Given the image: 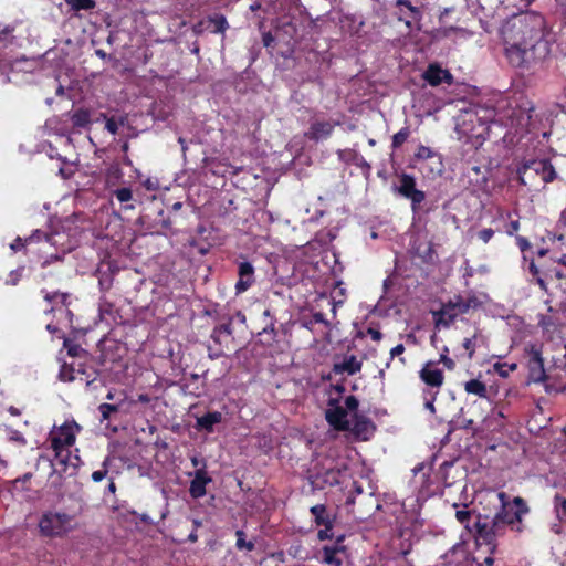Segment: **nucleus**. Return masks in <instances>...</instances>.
Listing matches in <instances>:
<instances>
[{
    "mask_svg": "<svg viewBox=\"0 0 566 566\" xmlns=\"http://www.w3.org/2000/svg\"><path fill=\"white\" fill-rule=\"evenodd\" d=\"M547 32L544 15L535 11L514 13L504 20L499 33L509 63L514 67H524L538 57L537 51L546 55Z\"/></svg>",
    "mask_w": 566,
    "mask_h": 566,
    "instance_id": "nucleus-1",
    "label": "nucleus"
},
{
    "mask_svg": "<svg viewBox=\"0 0 566 566\" xmlns=\"http://www.w3.org/2000/svg\"><path fill=\"white\" fill-rule=\"evenodd\" d=\"M76 527V514L61 510H44L38 518L39 534L45 538H64Z\"/></svg>",
    "mask_w": 566,
    "mask_h": 566,
    "instance_id": "nucleus-2",
    "label": "nucleus"
},
{
    "mask_svg": "<svg viewBox=\"0 0 566 566\" xmlns=\"http://www.w3.org/2000/svg\"><path fill=\"white\" fill-rule=\"evenodd\" d=\"M501 507L497 511V536L501 533V524L510 526L516 533L523 532V516L530 512L525 500L521 496L511 499L505 492L497 493Z\"/></svg>",
    "mask_w": 566,
    "mask_h": 566,
    "instance_id": "nucleus-3",
    "label": "nucleus"
},
{
    "mask_svg": "<svg viewBox=\"0 0 566 566\" xmlns=\"http://www.w3.org/2000/svg\"><path fill=\"white\" fill-rule=\"evenodd\" d=\"M81 427L75 421H66L59 428H54L50 433L51 447L55 452V459L52 463L53 467L57 464L66 467L70 462V453L67 448L73 446L76 440V434L80 432Z\"/></svg>",
    "mask_w": 566,
    "mask_h": 566,
    "instance_id": "nucleus-4",
    "label": "nucleus"
},
{
    "mask_svg": "<svg viewBox=\"0 0 566 566\" xmlns=\"http://www.w3.org/2000/svg\"><path fill=\"white\" fill-rule=\"evenodd\" d=\"M475 543L478 546L475 560H482V564L492 566L494 563L493 553L495 552V517L492 520L478 518L475 523Z\"/></svg>",
    "mask_w": 566,
    "mask_h": 566,
    "instance_id": "nucleus-5",
    "label": "nucleus"
},
{
    "mask_svg": "<svg viewBox=\"0 0 566 566\" xmlns=\"http://www.w3.org/2000/svg\"><path fill=\"white\" fill-rule=\"evenodd\" d=\"M517 177L521 185H531L535 177H539L544 184L553 182L557 172L547 158L526 160L517 168Z\"/></svg>",
    "mask_w": 566,
    "mask_h": 566,
    "instance_id": "nucleus-6",
    "label": "nucleus"
},
{
    "mask_svg": "<svg viewBox=\"0 0 566 566\" xmlns=\"http://www.w3.org/2000/svg\"><path fill=\"white\" fill-rule=\"evenodd\" d=\"M358 405L355 396L346 397L345 407L340 406L336 399H331L325 411L327 422L337 430H349L348 411H356Z\"/></svg>",
    "mask_w": 566,
    "mask_h": 566,
    "instance_id": "nucleus-7",
    "label": "nucleus"
},
{
    "mask_svg": "<svg viewBox=\"0 0 566 566\" xmlns=\"http://www.w3.org/2000/svg\"><path fill=\"white\" fill-rule=\"evenodd\" d=\"M335 125L331 120L313 119L304 135L310 140H323L332 135Z\"/></svg>",
    "mask_w": 566,
    "mask_h": 566,
    "instance_id": "nucleus-8",
    "label": "nucleus"
},
{
    "mask_svg": "<svg viewBox=\"0 0 566 566\" xmlns=\"http://www.w3.org/2000/svg\"><path fill=\"white\" fill-rule=\"evenodd\" d=\"M528 381L530 382H544L547 379V375L544 368V360L538 350H533L528 363Z\"/></svg>",
    "mask_w": 566,
    "mask_h": 566,
    "instance_id": "nucleus-9",
    "label": "nucleus"
},
{
    "mask_svg": "<svg viewBox=\"0 0 566 566\" xmlns=\"http://www.w3.org/2000/svg\"><path fill=\"white\" fill-rule=\"evenodd\" d=\"M423 78L432 86H438L441 83L451 84L453 81L451 73L437 64H430L428 66L423 73Z\"/></svg>",
    "mask_w": 566,
    "mask_h": 566,
    "instance_id": "nucleus-10",
    "label": "nucleus"
},
{
    "mask_svg": "<svg viewBox=\"0 0 566 566\" xmlns=\"http://www.w3.org/2000/svg\"><path fill=\"white\" fill-rule=\"evenodd\" d=\"M420 378L426 385L434 388L441 387L444 379L442 370L432 361L427 363L420 370Z\"/></svg>",
    "mask_w": 566,
    "mask_h": 566,
    "instance_id": "nucleus-11",
    "label": "nucleus"
},
{
    "mask_svg": "<svg viewBox=\"0 0 566 566\" xmlns=\"http://www.w3.org/2000/svg\"><path fill=\"white\" fill-rule=\"evenodd\" d=\"M239 280L235 284L237 293L245 292L254 283V268L249 262H241L238 269Z\"/></svg>",
    "mask_w": 566,
    "mask_h": 566,
    "instance_id": "nucleus-12",
    "label": "nucleus"
},
{
    "mask_svg": "<svg viewBox=\"0 0 566 566\" xmlns=\"http://www.w3.org/2000/svg\"><path fill=\"white\" fill-rule=\"evenodd\" d=\"M211 482V478L208 476L203 469H199L195 472L193 479L190 482L189 493L193 499H200L206 495V485Z\"/></svg>",
    "mask_w": 566,
    "mask_h": 566,
    "instance_id": "nucleus-13",
    "label": "nucleus"
},
{
    "mask_svg": "<svg viewBox=\"0 0 566 566\" xmlns=\"http://www.w3.org/2000/svg\"><path fill=\"white\" fill-rule=\"evenodd\" d=\"M350 431L360 440H368L375 432V426L366 417L355 415V421Z\"/></svg>",
    "mask_w": 566,
    "mask_h": 566,
    "instance_id": "nucleus-14",
    "label": "nucleus"
},
{
    "mask_svg": "<svg viewBox=\"0 0 566 566\" xmlns=\"http://www.w3.org/2000/svg\"><path fill=\"white\" fill-rule=\"evenodd\" d=\"M361 368V363L355 356L346 357L342 363L334 365L335 374L354 375Z\"/></svg>",
    "mask_w": 566,
    "mask_h": 566,
    "instance_id": "nucleus-15",
    "label": "nucleus"
},
{
    "mask_svg": "<svg viewBox=\"0 0 566 566\" xmlns=\"http://www.w3.org/2000/svg\"><path fill=\"white\" fill-rule=\"evenodd\" d=\"M436 316V326H443L448 327L454 318L458 316L454 312L453 307L448 302L447 304H443L441 310L434 314Z\"/></svg>",
    "mask_w": 566,
    "mask_h": 566,
    "instance_id": "nucleus-16",
    "label": "nucleus"
},
{
    "mask_svg": "<svg viewBox=\"0 0 566 566\" xmlns=\"http://www.w3.org/2000/svg\"><path fill=\"white\" fill-rule=\"evenodd\" d=\"M222 415L219 411L214 412H208L199 418H197V424L196 427L198 429H203L208 432H211L213 430V427L221 422Z\"/></svg>",
    "mask_w": 566,
    "mask_h": 566,
    "instance_id": "nucleus-17",
    "label": "nucleus"
},
{
    "mask_svg": "<svg viewBox=\"0 0 566 566\" xmlns=\"http://www.w3.org/2000/svg\"><path fill=\"white\" fill-rule=\"evenodd\" d=\"M457 315L468 312L470 308H474L479 305L476 298H463L462 296H455L449 301Z\"/></svg>",
    "mask_w": 566,
    "mask_h": 566,
    "instance_id": "nucleus-18",
    "label": "nucleus"
},
{
    "mask_svg": "<svg viewBox=\"0 0 566 566\" xmlns=\"http://www.w3.org/2000/svg\"><path fill=\"white\" fill-rule=\"evenodd\" d=\"M41 239L50 240V238L41 232L40 230L34 231L30 237L22 239L18 237L11 244L10 248L12 251L17 252L22 250L27 244L32 243L34 241H40Z\"/></svg>",
    "mask_w": 566,
    "mask_h": 566,
    "instance_id": "nucleus-19",
    "label": "nucleus"
},
{
    "mask_svg": "<svg viewBox=\"0 0 566 566\" xmlns=\"http://www.w3.org/2000/svg\"><path fill=\"white\" fill-rule=\"evenodd\" d=\"M464 390L468 394L475 395L480 398H486L488 397V388L485 384L480 381L479 379H471L464 384Z\"/></svg>",
    "mask_w": 566,
    "mask_h": 566,
    "instance_id": "nucleus-20",
    "label": "nucleus"
},
{
    "mask_svg": "<svg viewBox=\"0 0 566 566\" xmlns=\"http://www.w3.org/2000/svg\"><path fill=\"white\" fill-rule=\"evenodd\" d=\"M340 548L337 545L333 547L325 546L323 548V562L331 566H340L342 559L337 557Z\"/></svg>",
    "mask_w": 566,
    "mask_h": 566,
    "instance_id": "nucleus-21",
    "label": "nucleus"
},
{
    "mask_svg": "<svg viewBox=\"0 0 566 566\" xmlns=\"http://www.w3.org/2000/svg\"><path fill=\"white\" fill-rule=\"evenodd\" d=\"M416 181L415 178L410 175L403 174L400 178V186L398 188L399 193L406 198H409L410 195L416 190Z\"/></svg>",
    "mask_w": 566,
    "mask_h": 566,
    "instance_id": "nucleus-22",
    "label": "nucleus"
},
{
    "mask_svg": "<svg viewBox=\"0 0 566 566\" xmlns=\"http://www.w3.org/2000/svg\"><path fill=\"white\" fill-rule=\"evenodd\" d=\"M71 120L75 127H86L91 123V113L88 109L78 108L72 114Z\"/></svg>",
    "mask_w": 566,
    "mask_h": 566,
    "instance_id": "nucleus-23",
    "label": "nucleus"
},
{
    "mask_svg": "<svg viewBox=\"0 0 566 566\" xmlns=\"http://www.w3.org/2000/svg\"><path fill=\"white\" fill-rule=\"evenodd\" d=\"M311 513L315 517V522L317 525L327 526L332 523L329 515L326 513V507L322 504L312 506Z\"/></svg>",
    "mask_w": 566,
    "mask_h": 566,
    "instance_id": "nucleus-24",
    "label": "nucleus"
},
{
    "mask_svg": "<svg viewBox=\"0 0 566 566\" xmlns=\"http://www.w3.org/2000/svg\"><path fill=\"white\" fill-rule=\"evenodd\" d=\"M209 27L213 33H223L228 29L227 19L223 15H216L209 19Z\"/></svg>",
    "mask_w": 566,
    "mask_h": 566,
    "instance_id": "nucleus-25",
    "label": "nucleus"
},
{
    "mask_svg": "<svg viewBox=\"0 0 566 566\" xmlns=\"http://www.w3.org/2000/svg\"><path fill=\"white\" fill-rule=\"evenodd\" d=\"M473 424L474 421L470 420L469 426L472 427L475 433H479L481 437L488 436L489 432L493 431L491 428L493 426V418L491 417H485L479 427H473Z\"/></svg>",
    "mask_w": 566,
    "mask_h": 566,
    "instance_id": "nucleus-26",
    "label": "nucleus"
},
{
    "mask_svg": "<svg viewBox=\"0 0 566 566\" xmlns=\"http://www.w3.org/2000/svg\"><path fill=\"white\" fill-rule=\"evenodd\" d=\"M453 467H454V462L446 461L439 468V474L446 485H452L454 482V476H452V479H450V473H451V470L453 469Z\"/></svg>",
    "mask_w": 566,
    "mask_h": 566,
    "instance_id": "nucleus-27",
    "label": "nucleus"
},
{
    "mask_svg": "<svg viewBox=\"0 0 566 566\" xmlns=\"http://www.w3.org/2000/svg\"><path fill=\"white\" fill-rule=\"evenodd\" d=\"M65 3L73 10H90L95 7V0H64Z\"/></svg>",
    "mask_w": 566,
    "mask_h": 566,
    "instance_id": "nucleus-28",
    "label": "nucleus"
},
{
    "mask_svg": "<svg viewBox=\"0 0 566 566\" xmlns=\"http://www.w3.org/2000/svg\"><path fill=\"white\" fill-rule=\"evenodd\" d=\"M554 509L559 521L566 518V497L560 494L554 496Z\"/></svg>",
    "mask_w": 566,
    "mask_h": 566,
    "instance_id": "nucleus-29",
    "label": "nucleus"
},
{
    "mask_svg": "<svg viewBox=\"0 0 566 566\" xmlns=\"http://www.w3.org/2000/svg\"><path fill=\"white\" fill-rule=\"evenodd\" d=\"M237 543L235 546L238 549H247L249 552L254 549V543L252 541H245V533L241 530L235 532Z\"/></svg>",
    "mask_w": 566,
    "mask_h": 566,
    "instance_id": "nucleus-30",
    "label": "nucleus"
},
{
    "mask_svg": "<svg viewBox=\"0 0 566 566\" xmlns=\"http://www.w3.org/2000/svg\"><path fill=\"white\" fill-rule=\"evenodd\" d=\"M119 409L118 403H102L98 407V410L102 415V420H107L112 417L113 413H116Z\"/></svg>",
    "mask_w": 566,
    "mask_h": 566,
    "instance_id": "nucleus-31",
    "label": "nucleus"
},
{
    "mask_svg": "<svg viewBox=\"0 0 566 566\" xmlns=\"http://www.w3.org/2000/svg\"><path fill=\"white\" fill-rule=\"evenodd\" d=\"M12 32L13 29L9 25H6L3 28L0 27V49L6 48L9 43L12 42Z\"/></svg>",
    "mask_w": 566,
    "mask_h": 566,
    "instance_id": "nucleus-32",
    "label": "nucleus"
},
{
    "mask_svg": "<svg viewBox=\"0 0 566 566\" xmlns=\"http://www.w3.org/2000/svg\"><path fill=\"white\" fill-rule=\"evenodd\" d=\"M409 137V129L402 128L398 133H396L392 137V147L398 148L400 147Z\"/></svg>",
    "mask_w": 566,
    "mask_h": 566,
    "instance_id": "nucleus-33",
    "label": "nucleus"
},
{
    "mask_svg": "<svg viewBox=\"0 0 566 566\" xmlns=\"http://www.w3.org/2000/svg\"><path fill=\"white\" fill-rule=\"evenodd\" d=\"M116 198L120 202H128L133 198V192L129 188H119L114 191Z\"/></svg>",
    "mask_w": 566,
    "mask_h": 566,
    "instance_id": "nucleus-34",
    "label": "nucleus"
},
{
    "mask_svg": "<svg viewBox=\"0 0 566 566\" xmlns=\"http://www.w3.org/2000/svg\"><path fill=\"white\" fill-rule=\"evenodd\" d=\"M434 156L436 154L432 151V149L426 146H420L416 153V157L419 159H429L433 158Z\"/></svg>",
    "mask_w": 566,
    "mask_h": 566,
    "instance_id": "nucleus-35",
    "label": "nucleus"
},
{
    "mask_svg": "<svg viewBox=\"0 0 566 566\" xmlns=\"http://www.w3.org/2000/svg\"><path fill=\"white\" fill-rule=\"evenodd\" d=\"M455 517L461 524L468 526V522L471 518V512L465 509L458 510L455 512Z\"/></svg>",
    "mask_w": 566,
    "mask_h": 566,
    "instance_id": "nucleus-36",
    "label": "nucleus"
},
{
    "mask_svg": "<svg viewBox=\"0 0 566 566\" xmlns=\"http://www.w3.org/2000/svg\"><path fill=\"white\" fill-rule=\"evenodd\" d=\"M476 339V336H473L472 338H465L463 340V347L468 352L469 358H471L474 353Z\"/></svg>",
    "mask_w": 566,
    "mask_h": 566,
    "instance_id": "nucleus-37",
    "label": "nucleus"
},
{
    "mask_svg": "<svg viewBox=\"0 0 566 566\" xmlns=\"http://www.w3.org/2000/svg\"><path fill=\"white\" fill-rule=\"evenodd\" d=\"M424 192L416 189L408 199L411 200L412 207L415 209L417 205L421 203L424 200Z\"/></svg>",
    "mask_w": 566,
    "mask_h": 566,
    "instance_id": "nucleus-38",
    "label": "nucleus"
},
{
    "mask_svg": "<svg viewBox=\"0 0 566 566\" xmlns=\"http://www.w3.org/2000/svg\"><path fill=\"white\" fill-rule=\"evenodd\" d=\"M101 117H102V118H104V119L106 120V124H105L106 129H107L112 135L117 134L118 125H117V123L114 120V118H107L105 114H101Z\"/></svg>",
    "mask_w": 566,
    "mask_h": 566,
    "instance_id": "nucleus-39",
    "label": "nucleus"
},
{
    "mask_svg": "<svg viewBox=\"0 0 566 566\" xmlns=\"http://www.w3.org/2000/svg\"><path fill=\"white\" fill-rule=\"evenodd\" d=\"M66 296H67L66 294H61V293H57V292L56 293H52V294L46 293L45 294V300L48 302H50V303L51 302H55V303L64 304V302L66 300Z\"/></svg>",
    "mask_w": 566,
    "mask_h": 566,
    "instance_id": "nucleus-40",
    "label": "nucleus"
},
{
    "mask_svg": "<svg viewBox=\"0 0 566 566\" xmlns=\"http://www.w3.org/2000/svg\"><path fill=\"white\" fill-rule=\"evenodd\" d=\"M515 368L516 364H512L511 366L507 367L506 364H501L500 361H497V376L507 377L509 370H514Z\"/></svg>",
    "mask_w": 566,
    "mask_h": 566,
    "instance_id": "nucleus-41",
    "label": "nucleus"
},
{
    "mask_svg": "<svg viewBox=\"0 0 566 566\" xmlns=\"http://www.w3.org/2000/svg\"><path fill=\"white\" fill-rule=\"evenodd\" d=\"M103 467H104V469L94 471L92 473L93 481L101 482L106 476V474H107L106 461L103 463Z\"/></svg>",
    "mask_w": 566,
    "mask_h": 566,
    "instance_id": "nucleus-42",
    "label": "nucleus"
},
{
    "mask_svg": "<svg viewBox=\"0 0 566 566\" xmlns=\"http://www.w3.org/2000/svg\"><path fill=\"white\" fill-rule=\"evenodd\" d=\"M516 244L518 245V248L522 252H525L526 250H528L531 248L530 241L526 238L521 237V235L516 237Z\"/></svg>",
    "mask_w": 566,
    "mask_h": 566,
    "instance_id": "nucleus-43",
    "label": "nucleus"
},
{
    "mask_svg": "<svg viewBox=\"0 0 566 566\" xmlns=\"http://www.w3.org/2000/svg\"><path fill=\"white\" fill-rule=\"evenodd\" d=\"M493 230L492 229H483L481 231H479L478 233V237L479 239H481L483 242H489L492 237H493Z\"/></svg>",
    "mask_w": 566,
    "mask_h": 566,
    "instance_id": "nucleus-44",
    "label": "nucleus"
},
{
    "mask_svg": "<svg viewBox=\"0 0 566 566\" xmlns=\"http://www.w3.org/2000/svg\"><path fill=\"white\" fill-rule=\"evenodd\" d=\"M64 346L67 348V353L71 356H78L80 352L83 350L78 345H72L67 340L64 342Z\"/></svg>",
    "mask_w": 566,
    "mask_h": 566,
    "instance_id": "nucleus-45",
    "label": "nucleus"
},
{
    "mask_svg": "<svg viewBox=\"0 0 566 566\" xmlns=\"http://www.w3.org/2000/svg\"><path fill=\"white\" fill-rule=\"evenodd\" d=\"M331 531H332V523L329 525L325 526V528L318 531V538L322 541L332 538Z\"/></svg>",
    "mask_w": 566,
    "mask_h": 566,
    "instance_id": "nucleus-46",
    "label": "nucleus"
},
{
    "mask_svg": "<svg viewBox=\"0 0 566 566\" xmlns=\"http://www.w3.org/2000/svg\"><path fill=\"white\" fill-rule=\"evenodd\" d=\"M520 228V223L517 220H513L511 221L506 228H505V232L510 235H513Z\"/></svg>",
    "mask_w": 566,
    "mask_h": 566,
    "instance_id": "nucleus-47",
    "label": "nucleus"
},
{
    "mask_svg": "<svg viewBox=\"0 0 566 566\" xmlns=\"http://www.w3.org/2000/svg\"><path fill=\"white\" fill-rule=\"evenodd\" d=\"M313 319L315 323L324 324L325 326L329 327V322L325 318V315L321 312H316L313 314Z\"/></svg>",
    "mask_w": 566,
    "mask_h": 566,
    "instance_id": "nucleus-48",
    "label": "nucleus"
},
{
    "mask_svg": "<svg viewBox=\"0 0 566 566\" xmlns=\"http://www.w3.org/2000/svg\"><path fill=\"white\" fill-rule=\"evenodd\" d=\"M398 4L406 7L413 14V17H416L419 13L418 9L411 6V3L406 0H398Z\"/></svg>",
    "mask_w": 566,
    "mask_h": 566,
    "instance_id": "nucleus-49",
    "label": "nucleus"
},
{
    "mask_svg": "<svg viewBox=\"0 0 566 566\" xmlns=\"http://www.w3.org/2000/svg\"><path fill=\"white\" fill-rule=\"evenodd\" d=\"M367 333L375 342H379L382 338V334L378 329L369 328Z\"/></svg>",
    "mask_w": 566,
    "mask_h": 566,
    "instance_id": "nucleus-50",
    "label": "nucleus"
},
{
    "mask_svg": "<svg viewBox=\"0 0 566 566\" xmlns=\"http://www.w3.org/2000/svg\"><path fill=\"white\" fill-rule=\"evenodd\" d=\"M405 352V346L402 344H398L390 350L391 357L400 356Z\"/></svg>",
    "mask_w": 566,
    "mask_h": 566,
    "instance_id": "nucleus-51",
    "label": "nucleus"
},
{
    "mask_svg": "<svg viewBox=\"0 0 566 566\" xmlns=\"http://www.w3.org/2000/svg\"><path fill=\"white\" fill-rule=\"evenodd\" d=\"M217 329L228 335L232 334L231 323L221 324Z\"/></svg>",
    "mask_w": 566,
    "mask_h": 566,
    "instance_id": "nucleus-52",
    "label": "nucleus"
},
{
    "mask_svg": "<svg viewBox=\"0 0 566 566\" xmlns=\"http://www.w3.org/2000/svg\"><path fill=\"white\" fill-rule=\"evenodd\" d=\"M440 360L449 368L452 369L454 366V363L452 359L447 357L444 354L441 355Z\"/></svg>",
    "mask_w": 566,
    "mask_h": 566,
    "instance_id": "nucleus-53",
    "label": "nucleus"
},
{
    "mask_svg": "<svg viewBox=\"0 0 566 566\" xmlns=\"http://www.w3.org/2000/svg\"><path fill=\"white\" fill-rule=\"evenodd\" d=\"M534 279H535L536 283L538 284V286L541 287V290L547 291V284H546L545 280L541 275H538V276H536Z\"/></svg>",
    "mask_w": 566,
    "mask_h": 566,
    "instance_id": "nucleus-54",
    "label": "nucleus"
},
{
    "mask_svg": "<svg viewBox=\"0 0 566 566\" xmlns=\"http://www.w3.org/2000/svg\"><path fill=\"white\" fill-rule=\"evenodd\" d=\"M530 272L532 273L533 277H536L539 275V270L538 268L536 266V264L534 263V261H532L530 263Z\"/></svg>",
    "mask_w": 566,
    "mask_h": 566,
    "instance_id": "nucleus-55",
    "label": "nucleus"
},
{
    "mask_svg": "<svg viewBox=\"0 0 566 566\" xmlns=\"http://www.w3.org/2000/svg\"><path fill=\"white\" fill-rule=\"evenodd\" d=\"M18 281H19V276H18V274H15V273H13V272H12V273L10 274V280H8V281H7V283H10V284H12V285H15V284L18 283Z\"/></svg>",
    "mask_w": 566,
    "mask_h": 566,
    "instance_id": "nucleus-56",
    "label": "nucleus"
},
{
    "mask_svg": "<svg viewBox=\"0 0 566 566\" xmlns=\"http://www.w3.org/2000/svg\"><path fill=\"white\" fill-rule=\"evenodd\" d=\"M95 54H96L98 57H101L102 60L107 59V54H106V52H105L104 50H102V49H97V50H95Z\"/></svg>",
    "mask_w": 566,
    "mask_h": 566,
    "instance_id": "nucleus-57",
    "label": "nucleus"
},
{
    "mask_svg": "<svg viewBox=\"0 0 566 566\" xmlns=\"http://www.w3.org/2000/svg\"><path fill=\"white\" fill-rule=\"evenodd\" d=\"M547 252H548L547 249H539L537 251V255L542 258V256H545L547 254Z\"/></svg>",
    "mask_w": 566,
    "mask_h": 566,
    "instance_id": "nucleus-58",
    "label": "nucleus"
},
{
    "mask_svg": "<svg viewBox=\"0 0 566 566\" xmlns=\"http://www.w3.org/2000/svg\"><path fill=\"white\" fill-rule=\"evenodd\" d=\"M9 412L13 416H18L20 412L15 407H10Z\"/></svg>",
    "mask_w": 566,
    "mask_h": 566,
    "instance_id": "nucleus-59",
    "label": "nucleus"
},
{
    "mask_svg": "<svg viewBox=\"0 0 566 566\" xmlns=\"http://www.w3.org/2000/svg\"><path fill=\"white\" fill-rule=\"evenodd\" d=\"M539 325L544 328H547L548 326V321H546L545 317H543L541 321H539Z\"/></svg>",
    "mask_w": 566,
    "mask_h": 566,
    "instance_id": "nucleus-60",
    "label": "nucleus"
},
{
    "mask_svg": "<svg viewBox=\"0 0 566 566\" xmlns=\"http://www.w3.org/2000/svg\"><path fill=\"white\" fill-rule=\"evenodd\" d=\"M108 490H109V492L115 493L116 485H115V483L113 481H111V483L108 484Z\"/></svg>",
    "mask_w": 566,
    "mask_h": 566,
    "instance_id": "nucleus-61",
    "label": "nucleus"
},
{
    "mask_svg": "<svg viewBox=\"0 0 566 566\" xmlns=\"http://www.w3.org/2000/svg\"><path fill=\"white\" fill-rule=\"evenodd\" d=\"M178 142H179V144L181 145L182 151H186L187 146H186V144H185V139L180 137V138L178 139Z\"/></svg>",
    "mask_w": 566,
    "mask_h": 566,
    "instance_id": "nucleus-62",
    "label": "nucleus"
},
{
    "mask_svg": "<svg viewBox=\"0 0 566 566\" xmlns=\"http://www.w3.org/2000/svg\"><path fill=\"white\" fill-rule=\"evenodd\" d=\"M558 263H559V264H563V265H565V266H566V254H563V255L559 258Z\"/></svg>",
    "mask_w": 566,
    "mask_h": 566,
    "instance_id": "nucleus-63",
    "label": "nucleus"
},
{
    "mask_svg": "<svg viewBox=\"0 0 566 566\" xmlns=\"http://www.w3.org/2000/svg\"><path fill=\"white\" fill-rule=\"evenodd\" d=\"M426 407H427L429 410L434 411V406H433V402H432V401H428V402L426 403Z\"/></svg>",
    "mask_w": 566,
    "mask_h": 566,
    "instance_id": "nucleus-64",
    "label": "nucleus"
}]
</instances>
